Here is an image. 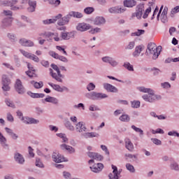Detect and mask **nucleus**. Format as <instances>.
Here are the masks:
<instances>
[{
  "instance_id": "nucleus-1",
  "label": "nucleus",
  "mask_w": 179,
  "mask_h": 179,
  "mask_svg": "<svg viewBox=\"0 0 179 179\" xmlns=\"http://www.w3.org/2000/svg\"><path fill=\"white\" fill-rule=\"evenodd\" d=\"M162 52V46H156V44L150 43L148 45V49L145 52L147 55H152V59H157Z\"/></svg>"
},
{
  "instance_id": "nucleus-2",
  "label": "nucleus",
  "mask_w": 179,
  "mask_h": 179,
  "mask_svg": "<svg viewBox=\"0 0 179 179\" xmlns=\"http://www.w3.org/2000/svg\"><path fill=\"white\" fill-rule=\"evenodd\" d=\"M51 68L52 69H49L50 76H52V79L57 80V82L62 83L64 82L63 79L64 76L61 73V71H59L58 66H57L55 64H52ZM54 71H55V72Z\"/></svg>"
},
{
  "instance_id": "nucleus-3",
  "label": "nucleus",
  "mask_w": 179,
  "mask_h": 179,
  "mask_svg": "<svg viewBox=\"0 0 179 179\" xmlns=\"http://www.w3.org/2000/svg\"><path fill=\"white\" fill-rule=\"evenodd\" d=\"M16 114H17V117H18V118L21 120V121H22L24 124H27L28 125L31 124H40L39 120L34 119L33 117H23V113H22V111L20 110H17Z\"/></svg>"
},
{
  "instance_id": "nucleus-4",
  "label": "nucleus",
  "mask_w": 179,
  "mask_h": 179,
  "mask_svg": "<svg viewBox=\"0 0 179 179\" xmlns=\"http://www.w3.org/2000/svg\"><path fill=\"white\" fill-rule=\"evenodd\" d=\"M142 99L148 103H155V101L162 100V96L155 94V91L152 90L151 92H148V94H143Z\"/></svg>"
},
{
  "instance_id": "nucleus-5",
  "label": "nucleus",
  "mask_w": 179,
  "mask_h": 179,
  "mask_svg": "<svg viewBox=\"0 0 179 179\" xmlns=\"http://www.w3.org/2000/svg\"><path fill=\"white\" fill-rule=\"evenodd\" d=\"M85 97L90 100H103V99H107L108 95L101 92H91L87 93Z\"/></svg>"
},
{
  "instance_id": "nucleus-6",
  "label": "nucleus",
  "mask_w": 179,
  "mask_h": 179,
  "mask_svg": "<svg viewBox=\"0 0 179 179\" xmlns=\"http://www.w3.org/2000/svg\"><path fill=\"white\" fill-rule=\"evenodd\" d=\"M11 81L9 77L7 75L3 74L1 77V89L3 92H9L10 90V85Z\"/></svg>"
},
{
  "instance_id": "nucleus-7",
  "label": "nucleus",
  "mask_w": 179,
  "mask_h": 179,
  "mask_svg": "<svg viewBox=\"0 0 179 179\" xmlns=\"http://www.w3.org/2000/svg\"><path fill=\"white\" fill-rule=\"evenodd\" d=\"M87 156L90 157V159H92L88 161V164H93L94 160L101 161L103 159L101 155L93 152H87Z\"/></svg>"
},
{
  "instance_id": "nucleus-8",
  "label": "nucleus",
  "mask_w": 179,
  "mask_h": 179,
  "mask_svg": "<svg viewBox=\"0 0 179 179\" xmlns=\"http://www.w3.org/2000/svg\"><path fill=\"white\" fill-rule=\"evenodd\" d=\"M101 59L103 62H105V64H109V65L113 66V68L118 66V64H120L117 59L110 56H105L102 57Z\"/></svg>"
},
{
  "instance_id": "nucleus-9",
  "label": "nucleus",
  "mask_w": 179,
  "mask_h": 179,
  "mask_svg": "<svg viewBox=\"0 0 179 179\" xmlns=\"http://www.w3.org/2000/svg\"><path fill=\"white\" fill-rule=\"evenodd\" d=\"M17 0H10V1H0V5L3 6H10L11 10H17L19 7L16 6Z\"/></svg>"
},
{
  "instance_id": "nucleus-10",
  "label": "nucleus",
  "mask_w": 179,
  "mask_h": 179,
  "mask_svg": "<svg viewBox=\"0 0 179 179\" xmlns=\"http://www.w3.org/2000/svg\"><path fill=\"white\" fill-rule=\"evenodd\" d=\"M52 159L55 163H62V162H68V159L65 158L59 152H53Z\"/></svg>"
},
{
  "instance_id": "nucleus-11",
  "label": "nucleus",
  "mask_w": 179,
  "mask_h": 179,
  "mask_svg": "<svg viewBox=\"0 0 179 179\" xmlns=\"http://www.w3.org/2000/svg\"><path fill=\"white\" fill-rule=\"evenodd\" d=\"M20 52L24 55V57H25V58L31 59L34 62H40V58H38L36 55H33L23 50H20Z\"/></svg>"
},
{
  "instance_id": "nucleus-12",
  "label": "nucleus",
  "mask_w": 179,
  "mask_h": 179,
  "mask_svg": "<svg viewBox=\"0 0 179 179\" xmlns=\"http://www.w3.org/2000/svg\"><path fill=\"white\" fill-rule=\"evenodd\" d=\"M15 88L16 92L19 94H24V93L26 92V90L24 89V87H23V84L22 83V81L20 79L16 80Z\"/></svg>"
},
{
  "instance_id": "nucleus-13",
  "label": "nucleus",
  "mask_w": 179,
  "mask_h": 179,
  "mask_svg": "<svg viewBox=\"0 0 179 179\" xmlns=\"http://www.w3.org/2000/svg\"><path fill=\"white\" fill-rule=\"evenodd\" d=\"M76 29L78 31H87V30L92 29V26L87 23L80 22L76 25Z\"/></svg>"
},
{
  "instance_id": "nucleus-14",
  "label": "nucleus",
  "mask_w": 179,
  "mask_h": 179,
  "mask_svg": "<svg viewBox=\"0 0 179 179\" xmlns=\"http://www.w3.org/2000/svg\"><path fill=\"white\" fill-rule=\"evenodd\" d=\"M62 17V14H58L57 15L52 17L51 19H47L42 21V23L45 25L53 24L56 23L57 20H59Z\"/></svg>"
},
{
  "instance_id": "nucleus-15",
  "label": "nucleus",
  "mask_w": 179,
  "mask_h": 179,
  "mask_svg": "<svg viewBox=\"0 0 179 179\" xmlns=\"http://www.w3.org/2000/svg\"><path fill=\"white\" fill-rule=\"evenodd\" d=\"M13 22V17H5L1 21L2 27H10L12 22Z\"/></svg>"
},
{
  "instance_id": "nucleus-16",
  "label": "nucleus",
  "mask_w": 179,
  "mask_h": 179,
  "mask_svg": "<svg viewBox=\"0 0 179 179\" xmlns=\"http://www.w3.org/2000/svg\"><path fill=\"white\" fill-rule=\"evenodd\" d=\"M127 10L126 8H122L120 6H115V7H111L108 9L109 13H124Z\"/></svg>"
},
{
  "instance_id": "nucleus-17",
  "label": "nucleus",
  "mask_w": 179,
  "mask_h": 179,
  "mask_svg": "<svg viewBox=\"0 0 179 179\" xmlns=\"http://www.w3.org/2000/svg\"><path fill=\"white\" fill-rule=\"evenodd\" d=\"M60 149H62V150H67L70 155H73L76 152V150L73 147L65 143L60 145Z\"/></svg>"
},
{
  "instance_id": "nucleus-18",
  "label": "nucleus",
  "mask_w": 179,
  "mask_h": 179,
  "mask_svg": "<svg viewBox=\"0 0 179 179\" xmlns=\"http://www.w3.org/2000/svg\"><path fill=\"white\" fill-rule=\"evenodd\" d=\"M90 169L93 173H100V171L104 169V165L101 163L94 164L92 166H90Z\"/></svg>"
},
{
  "instance_id": "nucleus-19",
  "label": "nucleus",
  "mask_w": 179,
  "mask_h": 179,
  "mask_svg": "<svg viewBox=\"0 0 179 179\" xmlns=\"http://www.w3.org/2000/svg\"><path fill=\"white\" fill-rule=\"evenodd\" d=\"M76 129L79 134H83V132H86L87 128L83 122H79L76 124Z\"/></svg>"
},
{
  "instance_id": "nucleus-20",
  "label": "nucleus",
  "mask_w": 179,
  "mask_h": 179,
  "mask_svg": "<svg viewBox=\"0 0 179 179\" xmlns=\"http://www.w3.org/2000/svg\"><path fill=\"white\" fill-rule=\"evenodd\" d=\"M48 85L49 86L52 87L54 90H55L56 92H59V93H62L64 90H68V87H61L59 85L54 84L52 83H48Z\"/></svg>"
},
{
  "instance_id": "nucleus-21",
  "label": "nucleus",
  "mask_w": 179,
  "mask_h": 179,
  "mask_svg": "<svg viewBox=\"0 0 179 179\" xmlns=\"http://www.w3.org/2000/svg\"><path fill=\"white\" fill-rule=\"evenodd\" d=\"M168 12H169V8H167V6H165L161 14L160 19L162 23H167V22H169V19L167 18Z\"/></svg>"
},
{
  "instance_id": "nucleus-22",
  "label": "nucleus",
  "mask_w": 179,
  "mask_h": 179,
  "mask_svg": "<svg viewBox=\"0 0 179 179\" xmlns=\"http://www.w3.org/2000/svg\"><path fill=\"white\" fill-rule=\"evenodd\" d=\"M14 159L18 164H24V157H23V155L19 152H15L14 154Z\"/></svg>"
},
{
  "instance_id": "nucleus-23",
  "label": "nucleus",
  "mask_w": 179,
  "mask_h": 179,
  "mask_svg": "<svg viewBox=\"0 0 179 179\" xmlns=\"http://www.w3.org/2000/svg\"><path fill=\"white\" fill-rule=\"evenodd\" d=\"M103 89H105V90H107V92H110L112 93H117V92H118V89H117V87L109 83H104Z\"/></svg>"
},
{
  "instance_id": "nucleus-24",
  "label": "nucleus",
  "mask_w": 179,
  "mask_h": 179,
  "mask_svg": "<svg viewBox=\"0 0 179 179\" xmlns=\"http://www.w3.org/2000/svg\"><path fill=\"white\" fill-rule=\"evenodd\" d=\"M124 145L126 149L129 150V152H134L135 147L134 146V143H132V141L129 138H126L124 140Z\"/></svg>"
},
{
  "instance_id": "nucleus-25",
  "label": "nucleus",
  "mask_w": 179,
  "mask_h": 179,
  "mask_svg": "<svg viewBox=\"0 0 179 179\" xmlns=\"http://www.w3.org/2000/svg\"><path fill=\"white\" fill-rule=\"evenodd\" d=\"M32 1L31 0H22L20 3L21 5L20 6H16V4L15 5V6H17V8H19V9L17 10H22L23 9H25L26 6L27 5H29L30 3Z\"/></svg>"
},
{
  "instance_id": "nucleus-26",
  "label": "nucleus",
  "mask_w": 179,
  "mask_h": 179,
  "mask_svg": "<svg viewBox=\"0 0 179 179\" xmlns=\"http://www.w3.org/2000/svg\"><path fill=\"white\" fill-rule=\"evenodd\" d=\"M93 23L95 26H101L106 24V19L103 17H96L93 20Z\"/></svg>"
},
{
  "instance_id": "nucleus-27",
  "label": "nucleus",
  "mask_w": 179,
  "mask_h": 179,
  "mask_svg": "<svg viewBox=\"0 0 179 179\" xmlns=\"http://www.w3.org/2000/svg\"><path fill=\"white\" fill-rule=\"evenodd\" d=\"M20 44H21V45H23L24 47H34V41H31L30 40H27L24 38L20 40Z\"/></svg>"
},
{
  "instance_id": "nucleus-28",
  "label": "nucleus",
  "mask_w": 179,
  "mask_h": 179,
  "mask_svg": "<svg viewBox=\"0 0 179 179\" xmlns=\"http://www.w3.org/2000/svg\"><path fill=\"white\" fill-rule=\"evenodd\" d=\"M68 16H70V17H76V19H81V17H83V14L79 12L70 11Z\"/></svg>"
},
{
  "instance_id": "nucleus-29",
  "label": "nucleus",
  "mask_w": 179,
  "mask_h": 179,
  "mask_svg": "<svg viewBox=\"0 0 179 179\" xmlns=\"http://www.w3.org/2000/svg\"><path fill=\"white\" fill-rule=\"evenodd\" d=\"M0 143L1 146L4 148V149H8V148H9V145H8V143H6V138H5V136H3V134H2V133L1 132H0Z\"/></svg>"
},
{
  "instance_id": "nucleus-30",
  "label": "nucleus",
  "mask_w": 179,
  "mask_h": 179,
  "mask_svg": "<svg viewBox=\"0 0 179 179\" xmlns=\"http://www.w3.org/2000/svg\"><path fill=\"white\" fill-rule=\"evenodd\" d=\"M124 5L126 8H134L136 6V1L135 0H125Z\"/></svg>"
},
{
  "instance_id": "nucleus-31",
  "label": "nucleus",
  "mask_w": 179,
  "mask_h": 179,
  "mask_svg": "<svg viewBox=\"0 0 179 179\" xmlns=\"http://www.w3.org/2000/svg\"><path fill=\"white\" fill-rule=\"evenodd\" d=\"M45 101H46V103H52V104H58V103H59L58 99L54 96H48L45 99Z\"/></svg>"
},
{
  "instance_id": "nucleus-32",
  "label": "nucleus",
  "mask_w": 179,
  "mask_h": 179,
  "mask_svg": "<svg viewBox=\"0 0 179 179\" xmlns=\"http://www.w3.org/2000/svg\"><path fill=\"white\" fill-rule=\"evenodd\" d=\"M50 37H51L52 39L55 40V41H61V37L59 36V34L57 32H49V38Z\"/></svg>"
},
{
  "instance_id": "nucleus-33",
  "label": "nucleus",
  "mask_w": 179,
  "mask_h": 179,
  "mask_svg": "<svg viewBox=\"0 0 179 179\" xmlns=\"http://www.w3.org/2000/svg\"><path fill=\"white\" fill-rule=\"evenodd\" d=\"M7 38H8V40L10 41L11 43H16V41H17V37L16 36V34L13 33H8Z\"/></svg>"
},
{
  "instance_id": "nucleus-34",
  "label": "nucleus",
  "mask_w": 179,
  "mask_h": 179,
  "mask_svg": "<svg viewBox=\"0 0 179 179\" xmlns=\"http://www.w3.org/2000/svg\"><path fill=\"white\" fill-rule=\"evenodd\" d=\"M36 6V1H32L29 4V7L27 8V11L29 12V13L35 12Z\"/></svg>"
},
{
  "instance_id": "nucleus-35",
  "label": "nucleus",
  "mask_w": 179,
  "mask_h": 179,
  "mask_svg": "<svg viewBox=\"0 0 179 179\" xmlns=\"http://www.w3.org/2000/svg\"><path fill=\"white\" fill-rule=\"evenodd\" d=\"M142 52V47L141 46H136L135 48V51L133 52V57L134 58H138L141 53Z\"/></svg>"
},
{
  "instance_id": "nucleus-36",
  "label": "nucleus",
  "mask_w": 179,
  "mask_h": 179,
  "mask_svg": "<svg viewBox=\"0 0 179 179\" xmlns=\"http://www.w3.org/2000/svg\"><path fill=\"white\" fill-rule=\"evenodd\" d=\"M29 96L32 99H43L44 97V94H38V93H33V92H28Z\"/></svg>"
},
{
  "instance_id": "nucleus-37",
  "label": "nucleus",
  "mask_w": 179,
  "mask_h": 179,
  "mask_svg": "<svg viewBox=\"0 0 179 179\" xmlns=\"http://www.w3.org/2000/svg\"><path fill=\"white\" fill-rule=\"evenodd\" d=\"M31 84L34 85V87H35V89H41V87L44 86V83H43V81L36 82L33 80L31 81Z\"/></svg>"
},
{
  "instance_id": "nucleus-38",
  "label": "nucleus",
  "mask_w": 179,
  "mask_h": 179,
  "mask_svg": "<svg viewBox=\"0 0 179 179\" xmlns=\"http://www.w3.org/2000/svg\"><path fill=\"white\" fill-rule=\"evenodd\" d=\"M137 90L141 93H152V91L153 90L151 88H147L145 87H138Z\"/></svg>"
},
{
  "instance_id": "nucleus-39",
  "label": "nucleus",
  "mask_w": 179,
  "mask_h": 179,
  "mask_svg": "<svg viewBox=\"0 0 179 179\" xmlns=\"http://www.w3.org/2000/svg\"><path fill=\"white\" fill-rule=\"evenodd\" d=\"M71 33L69 32H62L60 36V38H61V41H62V40H69V38H71Z\"/></svg>"
},
{
  "instance_id": "nucleus-40",
  "label": "nucleus",
  "mask_w": 179,
  "mask_h": 179,
  "mask_svg": "<svg viewBox=\"0 0 179 179\" xmlns=\"http://www.w3.org/2000/svg\"><path fill=\"white\" fill-rule=\"evenodd\" d=\"M142 15H143V13L136 10V12L132 13L131 17L132 19H134V17H136V19L140 20L142 18Z\"/></svg>"
},
{
  "instance_id": "nucleus-41",
  "label": "nucleus",
  "mask_w": 179,
  "mask_h": 179,
  "mask_svg": "<svg viewBox=\"0 0 179 179\" xmlns=\"http://www.w3.org/2000/svg\"><path fill=\"white\" fill-rule=\"evenodd\" d=\"M1 15L3 16H6L8 17H12L13 16V12H12V10H4L1 13Z\"/></svg>"
},
{
  "instance_id": "nucleus-42",
  "label": "nucleus",
  "mask_w": 179,
  "mask_h": 179,
  "mask_svg": "<svg viewBox=\"0 0 179 179\" xmlns=\"http://www.w3.org/2000/svg\"><path fill=\"white\" fill-rule=\"evenodd\" d=\"M131 106L132 108H139L141 107V101H131Z\"/></svg>"
},
{
  "instance_id": "nucleus-43",
  "label": "nucleus",
  "mask_w": 179,
  "mask_h": 179,
  "mask_svg": "<svg viewBox=\"0 0 179 179\" xmlns=\"http://www.w3.org/2000/svg\"><path fill=\"white\" fill-rule=\"evenodd\" d=\"M119 120L122 121V122H129V121L131 120L129 117V115H122L120 117Z\"/></svg>"
},
{
  "instance_id": "nucleus-44",
  "label": "nucleus",
  "mask_w": 179,
  "mask_h": 179,
  "mask_svg": "<svg viewBox=\"0 0 179 179\" xmlns=\"http://www.w3.org/2000/svg\"><path fill=\"white\" fill-rule=\"evenodd\" d=\"M35 166L39 169H44V164H43L40 158H36Z\"/></svg>"
},
{
  "instance_id": "nucleus-45",
  "label": "nucleus",
  "mask_w": 179,
  "mask_h": 179,
  "mask_svg": "<svg viewBox=\"0 0 179 179\" xmlns=\"http://www.w3.org/2000/svg\"><path fill=\"white\" fill-rule=\"evenodd\" d=\"M171 170H173L174 171H179V165L177 162H172L170 165Z\"/></svg>"
},
{
  "instance_id": "nucleus-46",
  "label": "nucleus",
  "mask_w": 179,
  "mask_h": 179,
  "mask_svg": "<svg viewBox=\"0 0 179 179\" xmlns=\"http://www.w3.org/2000/svg\"><path fill=\"white\" fill-rule=\"evenodd\" d=\"M64 125L66 128L69 129V131H75V127L72 125V123H71V122L69 121L66 122Z\"/></svg>"
},
{
  "instance_id": "nucleus-47",
  "label": "nucleus",
  "mask_w": 179,
  "mask_h": 179,
  "mask_svg": "<svg viewBox=\"0 0 179 179\" xmlns=\"http://www.w3.org/2000/svg\"><path fill=\"white\" fill-rule=\"evenodd\" d=\"M123 66L130 72H134V66L129 62H125Z\"/></svg>"
},
{
  "instance_id": "nucleus-48",
  "label": "nucleus",
  "mask_w": 179,
  "mask_h": 179,
  "mask_svg": "<svg viewBox=\"0 0 179 179\" xmlns=\"http://www.w3.org/2000/svg\"><path fill=\"white\" fill-rule=\"evenodd\" d=\"M126 169L129 173H135V167L129 163L126 164Z\"/></svg>"
},
{
  "instance_id": "nucleus-49",
  "label": "nucleus",
  "mask_w": 179,
  "mask_h": 179,
  "mask_svg": "<svg viewBox=\"0 0 179 179\" xmlns=\"http://www.w3.org/2000/svg\"><path fill=\"white\" fill-rule=\"evenodd\" d=\"M131 129H134L135 132L140 134V136H143V130H142L141 128L136 127L135 125H131Z\"/></svg>"
},
{
  "instance_id": "nucleus-50",
  "label": "nucleus",
  "mask_w": 179,
  "mask_h": 179,
  "mask_svg": "<svg viewBox=\"0 0 179 179\" xmlns=\"http://www.w3.org/2000/svg\"><path fill=\"white\" fill-rule=\"evenodd\" d=\"M49 3L53 6H59L61 5V0H49Z\"/></svg>"
},
{
  "instance_id": "nucleus-51",
  "label": "nucleus",
  "mask_w": 179,
  "mask_h": 179,
  "mask_svg": "<svg viewBox=\"0 0 179 179\" xmlns=\"http://www.w3.org/2000/svg\"><path fill=\"white\" fill-rule=\"evenodd\" d=\"M136 10L138 12H141V13H143V10H145V4L140 3L136 6Z\"/></svg>"
},
{
  "instance_id": "nucleus-52",
  "label": "nucleus",
  "mask_w": 179,
  "mask_h": 179,
  "mask_svg": "<svg viewBox=\"0 0 179 179\" xmlns=\"http://www.w3.org/2000/svg\"><path fill=\"white\" fill-rule=\"evenodd\" d=\"M92 12H94V8L93 7H87L84 9V13L86 15H92Z\"/></svg>"
},
{
  "instance_id": "nucleus-53",
  "label": "nucleus",
  "mask_w": 179,
  "mask_h": 179,
  "mask_svg": "<svg viewBox=\"0 0 179 179\" xmlns=\"http://www.w3.org/2000/svg\"><path fill=\"white\" fill-rule=\"evenodd\" d=\"M178 12H179V6H178L174 7L171 11V14H170L171 17H174V15H176V13H178Z\"/></svg>"
},
{
  "instance_id": "nucleus-54",
  "label": "nucleus",
  "mask_w": 179,
  "mask_h": 179,
  "mask_svg": "<svg viewBox=\"0 0 179 179\" xmlns=\"http://www.w3.org/2000/svg\"><path fill=\"white\" fill-rule=\"evenodd\" d=\"M121 173H111L108 175L109 179H120V175Z\"/></svg>"
},
{
  "instance_id": "nucleus-55",
  "label": "nucleus",
  "mask_w": 179,
  "mask_h": 179,
  "mask_svg": "<svg viewBox=\"0 0 179 179\" xmlns=\"http://www.w3.org/2000/svg\"><path fill=\"white\" fill-rule=\"evenodd\" d=\"M49 55H50V57H52V58H55V59H58V58H59V55H58V53L52 51V50H50L48 52Z\"/></svg>"
},
{
  "instance_id": "nucleus-56",
  "label": "nucleus",
  "mask_w": 179,
  "mask_h": 179,
  "mask_svg": "<svg viewBox=\"0 0 179 179\" xmlns=\"http://www.w3.org/2000/svg\"><path fill=\"white\" fill-rule=\"evenodd\" d=\"M142 34H145V30L143 29H138L137 31L132 33L131 36H142Z\"/></svg>"
},
{
  "instance_id": "nucleus-57",
  "label": "nucleus",
  "mask_w": 179,
  "mask_h": 179,
  "mask_svg": "<svg viewBox=\"0 0 179 179\" xmlns=\"http://www.w3.org/2000/svg\"><path fill=\"white\" fill-rule=\"evenodd\" d=\"M5 102L8 107H11V108H15V103L10 99H6Z\"/></svg>"
},
{
  "instance_id": "nucleus-58",
  "label": "nucleus",
  "mask_w": 179,
  "mask_h": 179,
  "mask_svg": "<svg viewBox=\"0 0 179 179\" xmlns=\"http://www.w3.org/2000/svg\"><path fill=\"white\" fill-rule=\"evenodd\" d=\"M94 89H96V85L93 83H90L87 85V90L88 92H92V90H94Z\"/></svg>"
},
{
  "instance_id": "nucleus-59",
  "label": "nucleus",
  "mask_w": 179,
  "mask_h": 179,
  "mask_svg": "<svg viewBox=\"0 0 179 179\" xmlns=\"http://www.w3.org/2000/svg\"><path fill=\"white\" fill-rule=\"evenodd\" d=\"M161 87H162V89H170L171 87V84L169 82L162 83Z\"/></svg>"
},
{
  "instance_id": "nucleus-60",
  "label": "nucleus",
  "mask_w": 179,
  "mask_h": 179,
  "mask_svg": "<svg viewBox=\"0 0 179 179\" xmlns=\"http://www.w3.org/2000/svg\"><path fill=\"white\" fill-rule=\"evenodd\" d=\"M65 46H59L57 45L56 49L58 50V51H60V52H63L64 55H68V53L65 50V48H64Z\"/></svg>"
},
{
  "instance_id": "nucleus-61",
  "label": "nucleus",
  "mask_w": 179,
  "mask_h": 179,
  "mask_svg": "<svg viewBox=\"0 0 179 179\" xmlns=\"http://www.w3.org/2000/svg\"><path fill=\"white\" fill-rule=\"evenodd\" d=\"M90 33L91 34H96V33H101V28L96 27V28L92 29L90 31Z\"/></svg>"
},
{
  "instance_id": "nucleus-62",
  "label": "nucleus",
  "mask_w": 179,
  "mask_h": 179,
  "mask_svg": "<svg viewBox=\"0 0 179 179\" xmlns=\"http://www.w3.org/2000/svg\"><path fill=\"white\" fill-rule=\"evenodd\" d=\"M135 48V42L134 41H131L129 42V44L126 46V50H134V48Z\"/></svg>"
},
{
  "instance_id": "nucleus-63",
  "label": "nucleus",
  "mask_w": 179,
  "mask_h": 179,
  "mask_svg": "<svg viewBox=\"0 0 179 179\" xmlns=\"http://www.w3.org/2000/svg\"><path fill=\"white\" fill-rule=\"evenodd\" d=\"M124 156L127 160H128V159H138V155L125 154Z\"/></svg>"
},
{
  "instance_id": "nucleus-64",
  "label": "nucleus",
  "mask_w": 179,
  "mask_h": 179,
  "mask_svg": "<svg viewBox=\"0 0 179 179\" xmlns=\"http://www.w3.org/2000/svg\"><path fill=\"white\" fill-rule=\"evenodd\" d=\"M168 135L169 136H177V138H179V133L176 131H171L168 133Z\"/></svg>"
}]
</instances>
